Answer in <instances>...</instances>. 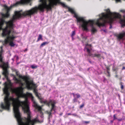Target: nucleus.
Listing matches in <instances>:
<instances>
[{
	"label": "nucleus",
	"mask_w": 125,
	"mask_h": 125,
	"mask_svg": "<svg viewBox=\"0 0 125 125\" xmlns=\"http://www.w3.org/2000/svg\"><path fill=\"white\" fill-rule=\"evenodd\" d=\"M24 0H21L20 1H17L15 3L10 5L8 7L6 5H4L3 7L6 10V12L5 14H2V18L0 19V30L3 29V26L4 23L6 24V26H8L10 28H12L13 26V23L15 20L21 18L22 17L30 16V15H29L28 11L29 10L25 11L22 13H21L22 10L15 11L14 12V14L12 16L11 19L9 21H5L4 19L5 18H8L10 16L9 12L12 8L14 7H16L20 4H24L25 3Z\"/></svg>",
	"instance_id": "f03ea898"
},
{
	"label": "nucleus",
	"mask_w": 125,
	"mask_h": 125,
	"mask_svg": "<svg viewBox=\"0 0 125 125\" xmlns=\"http://www.w3.org/2000/svg\"><path fill=\"white\" fill-rule=\"evenodd\" d=\"M68 10L72 14L74 15V17L75 18L77 19V22H79L81 23H82L81 24V26L82 27L84 28L85 29H86V28L84 26L85 25V23L86 21V20L83 18L81 17H78L77 14L76 13L74 10L70 8L69 7H68Z\"/></svg>",
	"instance_id": "1a4fd4ad"
},
{
	"label": "nucleus",
	"mask_w": 125,
	"mask_h": 125,
	"mask_svg": "<svg viewBox=\"0 0 125 125\" xmlns=\"http://www.w3.org/2000/svg\"><path fill=\"white\" fill-rule=\"evenodd\" d=\"M62 114H60V115H62Z\"/></svg>",
	"instance_id": "6e6d98bb"
},
{
	"label": "nucleus",
	"mask_w": 125,
	"mask_h": 125,
	"mask_svg": "<svg viewBox=\"0 0 125 125\" xmlns=\"http://www.w3.org/2000/svg\"><path fill=\"white\" fill-rule=\"evenodd\" d=\"M117 119L118 121H120L122 120L121 119Z\"/></svg>",
	"instance_id": "09e8293b"
},
{
	"label": "nucleus",
	"mask_w": 125,
	"mask_h": 125,
	"mask_svg": "<svg viewBox=\"0 0 125 125\" xmlns=\"http://www.w3.org/2000/svg\"><path fill=\"white\" fill-rule=\"evenodd\" d=\"M3 56L2 55H0V62L2 63V64H1L0 66L3 70L2 74L8 81L9 82H10V80L9 79L8 77L9 73L7 69L8 67V62H4L3 61Z\"/></svg>",
	"instance_id": "0eeeda50"
},
{
	"label": "nucleus",
	"mask_w": 125,
	"mask_h": 125,
	"mask_svg": "<svg viewBox=\"0 0 125 125\" xmlns=\"http://www.w3.org/2000/svg\"><path fill=\"white\" fill-rule=\"evenodd\" d=\"M21 0H20L19 1H20ZM32 0H24L25 1L24 2H25V4H20L19 5H27L29 4H30V5H31V1Z\"/></svg>",
	"instance_id": "dca6fc26"
},
{
	"label": "nucleus",
	"mask_w": 125,
	"mask_h": 125,
	"mask_svg": "<svg viewBox=\"0 0 125 125\" xmlns=\"http://www.w3.org/2000/svg\"><path fill=\"white\" fill-rule=\"evenodd\" d=\"M122 78L123 77L122 76H121L119 78V79L120 81H121Z\"/></svg>",
	"instance_id": "58836bf2"
},
{
	"label": "nucleus",
	"mask_w": 125,
	"mask_h": 125,
	"mask_svg": "<svg viewBox=\"0 0 125 125\" xmlns=\"http://www.w3.org/2000/svg\"><path fill=\"white\" fill-rule=\"evenodd\" d=\"M53 3V4L54 5L56 6L57 5V4L58 3L56 2L55 0L54 1H52Z\"/></svg>",
	"instance_id": "bb28decb"
},
{
	"label": "nucleus",
	"mask_w": 125,
	"mask_h": 125,
	"mask_svg": "<svg viewBox=\"0 0 125 125\" xmlns=\"http://www.w3.org/2000/svg\"><path fill=\"white\" fill-rule=\"evenodd\" d=\"M28 95L32 97V100L33 101L34 106L36 108V109H37L38 111H41L42 107L41 106L38 105L36 102L33 99V97L32 96V94L31 93H28Z\"/></svg>",
	"instance_id": "ddd939ff"
},
{
	"label": "nucleus",
	"mask_w": 125,
	"mask_h": 125,
	"mask_svg": "<svg viewBox=\"0 0 125 125\" xmlns=\"http://www.w3.org/2000/svg\"><path fill=\"white\" fill-rule=\"evenodd\" d=\"M113 118H114L113 120H115V119H117V118L116 117V115H115V114L114 115Z\"/></svg>",
	"instance_id": "473e14b6"
},
{
	"label": "nucleus",
	"mask_w": 125,
	"mask_h": 125,
	"mask_svg": "<svg viewBox=\"0 0 125 125\" xmlns=\"http://www.w3.org/2000/svg\"><path fill=\"white\" fill-rule=\"evenodd\" d=\"M69 0V1H70V0Z\"/></svg>",
	"instance_id": "052dcab7"
},
{
	"label": "nucleus",
	"mask_w": 125,
	"mask_h": 125,
	"mask_svg": "<svg viewBox=\"0 0 125 125\" xmlns=\"http://www.w3.org/2000/svg\"><path fill=\"white\" fill-rule=\"evenodd\" d=\"M61 125H63V124H62Z\"/></svg>",
	"instance_id": "bf43d9fd"
},
{
	"label": "nucleus",
	"mask_w": 125,
	"mask_h": 125,
	"mask_svg": "<svg viewBox=\"0 0 125 125\" xmlns=\"http://www.w3.org/2000/svg\"><path fill=\"white\" fill-rule=\"evenodd\" d=\"M2 52H3V50L2 49H1L0 51V55H2Z\"/></svg>",
	"instance_id": "f704fd0d"
},
{
	"label": "nucleus",
	"mask_w": 125,
	"mask_h": 125,
	"mask_svg": "<svg viewBox=\"0 0 125 125\" xmlns=\"http://www.w3.org/2000/svg\"><path fill=\"white\" fill-rule=\"evenodd\" d=\"M55 0L58 4H60L61 2H60V0Z\"/></svg>",
	"instance_id": "72a5a7b5"
},
{
	"label": "nucleus",
	"mask_w": 125,
	"mask_h": 125,
	"mask_svg": "<svg viewBox=\"0 0 125 125\" xmlns=\"http://www.w3.org/2000/svg\"><path fill=\"white\" fill-rule=\"evenodd\" d=\"M8 26H6V27L2 29L1 30H2V35L3 37L7 36V38L4 40V43L5 44H7L9 41H13L16 38V37L14 36L13 34L10 35L11 30L10 29L8 30Z\"/></svg>",
	"instance_id": "423d86ee"
},
{
	"label": "nucleus",
	"mask_w": 125,
	"mask_h": 125,
	"mask_svg": "<svg viewBox=\"0 0 125 125\" xmlns=\"http://www.w3.org/2000/svg\"><path fill=\"white\" fill-rule=\"evenodd\" d=\"M84 103H83L82 104L80 105L79 107V108L80 109H81L82 108L83 106H84Z\"/></svg>",
	"instance_id": "c756f323"
},
{
	"label": "nucleus",
	"mask_w": 125,
	"mask_h": 125,
	"mask_svg": "<svg viewBox=\"0 0 125 125\" xmlns=\"http://www.w3.org/2000/svg\"><path fill=\"white\" fill-rule=\"evenodd\" d=\"M38 99H39L40 101V102L41 103H43L44 101L42 100V98L40 96L37 97Z\"/></svg>",
	"instance_id": "5701e85b"
},
{
	"label": "nucleus",
	"mask_w": 125,
	"mask_h": 125,
	"mask_svg": "<svg viewBox=\"0 0 125 125\" xmlns=\"http://www.w3.org/2000/svg\"><path fill=\"white\" fill-rule=\"evenodd\" d=\"M56 104L55 101H53L52 103H51V108L50 110L51 112H52V111H55L56 110V106L55 104Z\"/></svg>",
	"instance_id": "2eb2a0df"
},
{
	"label": "nucleus",
	"mask_w": 125,
	"mask_h": 125,
	"mask_svg": "<svg viewBox=\"0 0 125 125\" xmlns=\"http://www.w3.org/2000/svg\"><path fill=\"white\" fill-rule=\"evenodd\" d=\"M16 75H18V74L17 73H16Z\"/></svg>",
	"instance_id": "5fc2aeb1"
},
{
	"label": "nucleus",
	"mask_w": 125,
	"mask_h": 125,
	"mask_svg": "<svg viewBox=\"0 0 125 125\" xmlns=\"http://www.w3.org/2000/svg\"><path fill=\"white\" fill-rule=\"evenodd\" d=\"M42 35L41 34H39L38 36V37L37 39V40L36 41L37 42H39L40 40H42Z\"/></svg>",
	"instance_id": "a211bd4d"
},
{
	"label": "nucleus",
	"mask_w": 125,
	"mask_h": 125,
	"mask_svg": "<svg viewBox=\"0 0 125 125\" xmlns=\"http://www.w3.org/2000/svg\"><path fill=\"white\" fill-rule=\"evenodd\" d=\"M83 39H84L85 40H86V37H83Z\"/></svg>",
	"instance_id": "de8ad7c7"
},
{
	"label": "nucleus",
	"mask_w": 125,
	"mask_h": 125,
	"mask_svg": "<svg viewBox=\"0 0 125 125\" xmlns=\"http://www.w3.org/2000/svg\"><path fill=\"white\" fill-rule=\"evenodd\" d=\"M43 102V103H44V104H46L47 103V100H46V101H44Z\"/></svg>",
	"instance_id": "4c0bfd02"
},
{
	"label": "nucleus",
	"mask_w": 125,
	"mask_h": 125,
	"mask_svg": "<svg viewBox=\"0 0 125 125\" xmlns=\"http://www.w3.org/2000/svg\"><path fill=\"white\" fill-rule=\"evenodd\" d=\"M125 69V67H123L122 68V70L124 69Z\"/></svg>",
	"instance_id": "603ef678"
},
{
	"label": "nucleus",
	"mask_w": 125,
	"mask_h": 125,
	"mask_svg": "<svg viewBox=\"0 0 125 125\" xmlns=\"http://www.w3.org/2000/svg\"><path fill=\"white\" fill-rule=\"evenodd\" d=\"M112 69L113 71L116 72L115 73V74H117V71H118V69L117 67H115V65H113Z\"/></svg>",
	"instance_id": "f3484780"
},
{
	"label": "nucleus",
	"mask_w": 125,
	"mask_h": 125,
	"mask_svg": "<svg viewBox=\"0 0 125 125\" xmlns=\"http://www.w3.org/2000/svg\"><path fill=\"white\" fill-rule=\"evenodd\" d=\"M28 50V49H27V48H26V49H25V50L24 51V52H25L26 51H27Z\"/></svg>",
	"instance_id": "37998d69"
},
{
	"label": "nucleus",
	"mask_w": 125,
	"mask_h": 125,
	"mask_svg": "<svg viewBox=\"0 0 125 125\" xmlns=\"http://www.w3.org/2000/svg\"><path fill=\"white\" fill-rule=\"evenodd\" d=\"M116 75H115V77L116 78H118V76L117 75V74H116Z\"/></svg>",
	"instance_id": "49530a36"
},
{
	"label": "nucleus",
	"mask_w": 125,
	"mask_h": 125,
	"mask_svg": "<svg viewBox=\"0 0 125 125\" xmlns=\"http://www.w3.org/2000/svg\"><path fill=\"white\" fill-rule=\"evenodd\" d=\"M49 43V42H45L42 43L40 46V47H42L43 46L45 45L46 44H48Z\"/></svg>",
	"instance_id": "6ab92c4d"
},
{
	"label": "nucleus",
	"mask_w": 125,
	"mask_h": 125,
	"mask_svg": "<svg viewBox=\"0 0 125 125\" xmlns=\"http://www.w3.org/2000/svg\"><path fill=\"white\" fill-rule=\"evenodd\" d=\"M120 11L123 13L124 14L125 13V10H120Z\"/></svg>",
	"instance_id": "7c9ffc66"
},
{
	"label": "nucleus",
	"mask_w": 125,
	"mask_h": 125,
	"mask_svg": "<svg viewBox=\"0 0 125 125\" xmlns=\"http://www.w3.org/2000/svg\"><path fill=\"white\" fill-rule=\"evenodd\" d=\"M14 80L16 81V83L19 84L21 85V86L16 88L14 89L13 90V92L21 96H23L24 94L23 92L24 88L22 87L24 85V83H22L21 80L18 79L16 77Z\"/></svg>",
	"instance_id": "6e6552de"
},
{
	"label": "nucleus",
	"mask_w": 125,
	"mask_h": 125,
	"mask_svg": "<svg viewBox=\"0 0 125 125\" xmlns=\"http://www.w3.org/2000/svg\"><path fill=\"white\" fill-rule=\"evenodd\" d=\"M2 110H0V111L1 112H2Z\"/></svg>",
	"instance_id": "864d4df0"
},
{
	"label": "nucleus",
	"mask_w": 125,
	"mask_h": 125,
	"mask_svg": "<svg viewBox=\"0 0 125 125\" xmlns=\"http://www.w3.org/2000/svg\"><path fill=\"white\" fill-rule=\"evenodd\" d=\"M116 111L118 113L119 112H120V111L119 110H116Z\"/></svg>",
	"instance_id": "a19ab883"
},
{
	"label": "nucleus",
	"mask_w": 125,
	"mask_h": 125,
	"mask_svg": "<svg viewBox=\"0 0 125 125\" xmlns=\"http://www.w3.org/2000/svg\"><path fill=\"white\" fill-rule=\"evenodd\" d=\"M75 35V31H72V34L71 35V37Z\"/></svg>",
	"instance_id": "cd10ccee"
},
{
	"label": "nucleus",
	"mask_w": 125,
	"mask_h": 125,
	"mask_svg": "<svg viewBox=\"0 0 125 125\" xmlns=\"http://www.w3.org/2000/svg\"><path fill=\"white\" fill-rule=\"evenodd\" d=\"M72 114H71L70 113H68L67 114V115H72Z\"/></svg>",
	"instance_id": "a18cd8bd"
},
{
	"label": "nucleus",
	"mask_w": 125,
	"mask_h": 125,
	"mask_svg": "<svg viewBox=\"0 0 125 125\" xmlns=\"http://www.w3.org/2000/svg\"><path fill=\"white\" fill-rule=\"evenodd\" d=\"M19 77L25 81L26 86L27 89L29 90L33 89V92L36 96L37 97L39 96L38 94L37 90L36 89L37 87L36 85L34 83L32 80L29 81L30 79V78L29 76H22L21 75H19Z\"/></svg>",
	"instance_id": "39448f33"
},
{
	"label": "nucleus",
	"mask_w": 125,
	"mask_h": 125,
	"mask_svg": "<svg viewBox=\"0 0 125 125\" xmlns=\"http://www.w3.org/2000/svg\"><path fill=\"white\" fill-rule=\"evenodd\" d=\"M106 68L107 70V72L108 73H109V71L110 70V68L109 66H106Z\"/></svg>",
	"instance_id": "4be33fe9"
},
{
	"label": "nucleus",
	"mask_w": 125,
	"mask_h": 125,
	"mask_svg": "<svg viewBox=\"0 0 125 125\" xmlns=\"http://www.w3.org/2000/svg\"><path fill=\"white\" fill-rule=\"evenodd\" d=\"M108 75H107V76H108V77H110V72H109V73H108Z\"/></svg>",
	"instance_id": "ea45409f"
},
{
	"label": "nucleus",
	"mask_w": 125,
	"mask_h": 125,
	"mask_svg": "<svg viewBox=\"0 0 125 125\" xmlns=\"http://www.w3.org/2000/svg\"><path fill=\"white\" fill-rule=\"evenodd\" d=\"M72 38V40H74L73 36L71 37Z\"/></svg>",
	"instance_id": "8fccbe9b"
},
{
	"label": "nucleus",
	"mask_w": 125,
	"mask_h": 125,
	"mask_svg": "<svg viewBox=\"0 0 125 125\" xmlns=\"http://www.w3.org/2000/svg\"><path fill=\"white\" fill-rule=\"evenodd\" d=\"M61 4L63 7H67V6L66 5H65V4H64L63 3L61 2L60 3Z\"/></svg>",
	"instance_id": "c85d7f7f"
},
{
	"label": "nucleus",
	"mask_w": 125,
	"mask_h": 125,
	"mask_svg": "<svg viewBox=\"0 0 125 125\" xmlns=\"http://www.w3.org/2000/svg\"><path fill=\"white\" fill-rule=\"evenodd\" d=\"M52 112H51V110H50V111L49 112H47V113L49 115V117H50L51 116Z\"/></svg>",
	"instance_id": "a878e982"
},
{
	"label": "nucleus",
	"mask_w": 125,
	"mask_h": 125,
	"mask_svg": "<svg viewBox=\"0 0 125 125\" xmlns=\"http://www.w3.org/2000/svg\"><path fill=\"white\" fill-rule=\"evenodd\" d=\"M4 84L3 92L5 96L4 103H1L0 104L1 108L3 109L9 110L11 101L12 102L15 116L19 125H35L37 123H40V121L37 117L31 119L30 107L26 101H21L18 98H9V84L6 82Z\"/></svg>",
	"instance_id": "f257e3e1"
},
{
	"label": "nucleus",
	"mask_w": 125,
	"mask_h": 125,
	"mask_svg": "<svg viewBox=\"0 0 125 125\" xmlns=\"http://www.w3.org/2000/svg\"><path fill=\"white\" fill-rule=\"evenodd\" d=\"M13 41H9L10 43H9V44L10 46H11L14 47V46L15 44L13 43Z\"/></svg>",
	"instance_id": "412c9836"
},
{
	"label": "nucleus",
	"mask_w": 125,
	"mask_h": 125,
	"mask_svg": "<svg viewBox=\"0 0 125 125\" xmlns=\"http://www.w3.org/2000/svg\"><path fill=\"white\" fill-rule=\"evenodd\" d=\"M90 46V48L86 47H85V49H86L87 52L88 53V55L92 57H96L97 58H100L101 59L102 58V56H101V54H92L91 52V51L92 50L91 49V45H89L88 44H87L86 45V46Z\"/></svg>",
	"instance_id": "9b49d317"
},
{
	"label": "nucleus",
	"mask_w": 125,
	"mask_h": 125,
	"mask_svg": "<svg viewBox=\"0 0 125 125\" xmlns=\"http://www.w3.org/2000/svg\"><path fill=\"white\" fill-rule=\"evenodd\" d=\"M86 23L85 24V25L84 26L86 28V29H85L84 28L82 27L83 30L87 31L88 30V24H89L91 27L92 28L91 30L92 33H94L95 32H97V30L94 28L93 26L94 22L93 21L89 20L87 21H86Z\"/></svg>",
	"instance_id": "9d476101"
},
{
	"label": "nucleus",
	"mask_w": 125,
	"mask_h": 125,
	"mask_svg": "<svg viewBox=\"0 0 125 125\" xmlns=\"http://www.w3.org/2000/svg\"><path fill=\"white\" fill-rule=\"evenodd\" d=\"M107 13H102L99 15V18L97 19L96 22V24L98 27L104 26L107 22L111 23L113 21L116 19H120V23L122 27L125 26V16L123 15V19L121 18V15L118 13L111 12L109 9L105 10Z\"/></svg>",
	"instance_id": "7ed1b4c3"
},
{
	"label": "nucleus",
	"mask_w": 125,
	"mask_h": 125,
	"mask_svg": "<svg viewBox=\"0 0 125 125\" xmlns=\"http://www.w3.org/2000/svg\"><path fill=\"white\" fill-rule=\"evenodd\" d=\"M116 2H119L120 1V0H115Z\"/></svg>",
	"instance_id": "c03bdc74"
},
{
	"label": "nucleus",
	"mask_w": 125,
	"mask_h": 125,
	"mask_svg": "<svg viewBox=\"0 0 125 125\" xmlns=\"http://www.w3.org/2000/svg\"><path fill=\"white\" fill-rule=\"evenodd\" d=\"M2 46H1V47H0V48H1V49H2Z\"/></svg>",
	"instance_id": "3c124183"
},
{
	"label": "nucleus",
	"mask_w": 125,
	"mask_h": 125,
	"mask_svg": "<svg viewBox=\"0 0 125 125\" xmlns=\"http://www.w3.org/2000/svg\"><path fill=\"white\" fill-rule=\"evenodd\" d=\"M88 61L89 62L91 63H92V62H91V61L89 60V59H88Z\"/></svg>",
	"instance_id": "79ce46f5"
},
{
	"label": "nucleus",
	"mask_w": 125,
	"mask_h": 125,
	"mask_svg": "<svg viewBox=\"0 0 125 125\" xmlns=\"http://www.w3.org/2000/svg\"><path fill=\"white\" fill-rule=\"evenodd\" d=\"M72 94L73 95L74 98L73 99V102L74 103L77 102V99L80 97V95L79 94H75L73 93H72Z\"/></svg>",
	"instance_id": "4468645a"
},
{
	"label": "nucleus",
	"mask_w": 125,
	"mask_h": 125,
	"mask_svg": "<svg viewBox=\"0 0 125 125\" xmlns=\"http://www.w3.org/2000/svg\"><path fill=\"white\" fill-rule=\"evenodd\" d=\"M52 0H40V4L38 7L35 6L29 10L28 11L29 15L30 16L35 14L37 13L38 10L43 12L46 9L47 11L51 10L52 8L54 6Z\"/></svg>",
	"instance_id": "20e7f679"
},
{
	"label": "nucleus",
	"mask_w": 125,
	"mask_h": 125,
	"mask_svg": "<svg viewBox=\"0 0 125 125\" xmlns=\"http://www.w3.org/2000/svg\"><path fill=\"white\" fill-rule=\"evenodd\" d=\"M52 102L53 101H52V100H50L49 102H47L46 104L48 107H49L50 106V104H51V103H52Z\"/></svg>",
	"instance_id": "aec40b11"
},
{
	"label": "nucleus",
	"mask_w": 125,
	"mask_h": 125,
	"mask_svg": "<svg viewBox=\"0 0 125 125\" xmlns=\"http://www.w3.org/2000/svg\"><path fill=\"white\" fill-rule=\"evenodd\" d=\"M113 21V22H112L111 23H109V22H106V23H109L110 24V28H112V26H111V24H112V23L113 22V21Z\"/></svg>",
	"instance_id": "e433bc0d"
},
{
	"label": "nucleus",
	"mask_w": 125,
	"mask_h": 125,
	"mask_svg": "<svg viewBox=\"0 0 125 125\" xmlns=\"http://www.w3.org/2000/svg\"><path fill=\"white\" fill-rule=\"evenodd\" d=\"M72 115L75 116H78V115L76 114H72Z\"/></svg>",
	"instance_id": "c9c22d12"
},
{
	"label": "nucleus",
	"mask_w": 125,
	"mask_h": 125,
	"mask_svg": "<svg viewBox=\"0 0 125 125\" xmlns=\"http://www.w3.org/2000/svg\"><path fill=\"white\" fill-rule=\"evenodd\" d=\"M104 32H105V30H104Z\"/></svg>",
	"instance_id": "4d7b16f0"
},
{
	"label": "nucleus",
	"mask_w": 125,
	"mask_h": 125,
	"mask_svg": "<svg viewBox=\"0 0 125 125\" xmlns=\"http://www.w3.org/2000/svg\"><path fill=\"white\" fill-rule=\"evenodd\" d=\"M114 35L116 37L117 40L120 41L121 40H124V38L125 36V32L123 31V32L120 33L119 34L115 33Z\"/></svg>",
	"instance_id": "f8f14e48"
},
{
	"label": "nucleus",
	"mask_w": 125,
	"mask_h": 125,
	"mask_svg": "<svg viewBox=\"0 0 125 125\" xmlns=\"http://www.w3.org/2000/svg\"><path fill=\"white\" fill-rule=\"evenodd\" d=\"M124 44H125V43H124Z\"/></svg>",
	"instance_id": "13d9d810"
},
{
	"label": "nucleus",
	"mask_w": 125,
	"mask_h": 125,
	"mask_svg": "<svg viewBox=\"0 0 125 125\" xmlns=\"http://www.w3.org/2000/svg\"><path fill=\"white\" fill-rule=\"evenodd\" d=\"M90 122V121H84L83 122V123L85 124H88Z\"/></svg>",
	"instance_id": "2f4dec72"
},
{
	"label": "nucleus",
	"mask_w": 125,
	"mask_h": 125,
	"mask_svg": "<svg viewBox=\"0 0 125 125\" xmlns=\"http://www.w3.org/2000/svg\"><path fill=\"white\" fill-rule=\"evenodd\" d=\"M120 84L121 85V88L122 89H123L124 88V86L123 84V83L122 82H120Z\"/></svg>",
	"instance_id": "393cba45"
},
{
	"label": "nucleus",
	"mask_w": 125,
	"mask_h": 125,
	"mask_svg": "<svg viewBox=\"0 0 125 125\" xmlns=\"http://www.w3.org/2000/svg\"><path fill=\"white\" fill-rule=\"evenodd\" d=\"M31 67L32 69H35L37 68V65L34 66V65H32L31 66Z\"/></svg>",
	"instance_id": "b1692460"
}]
</instances>
